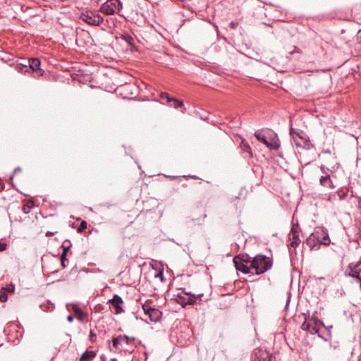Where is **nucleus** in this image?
Instances as JSON below:
<instances>
[{
  "instance_id": "f257e3e1",
  "label": "nucleus",
  "mask_w": 361,
  "mask_h": 361,
  "mask_svg": "<svg viewBox=\"0 0 361 361\" xmlns=\"http://www.w3.org/2000/svg\"><path fill=\"white\" fill-rule=\"evenodd\" d=\"M255 137L271 150H278L280 147L279 139L273 131L257 130L255 133Z\"/></svg>"
},
{
  "instance_id": "f03ea898",
  "label": "nucleus",
  "mask_w": 361,
  "mask_h": 361,
  "mask_svg": "<svg viewBox=\"0 0 361 361\" xmlns=\"http://www.w3.org/2000/svg\"><path fill=\"white\" fill-rule=\"evenodd\" d=\"M331 240L326 230L318 228L313 232L306 240V245L310 248L317 246H327L330 244Z\"/></svg>"
},
{
  "instance_id": "7ed1b4c3",
  "label": "nucleus",
  "mask_w": 361,
  "mask_h": 361,
  "mask_svg": "<svg viewBox=\"0 0 361 361\" xmlns=\"http://www.w3.org/2000/svg\"><path fill=\"white\" fill-rule=\"evenodd\" d=\"M252 259L253 257L247 254H240L233 258V263L235 267L238 271L243 274H254L252 269Z\"/></svg>"
},
{
  "instance_id": "20e7f679",
  "label": "nucleus",
  "mask_w": 361,
  "mask_h": 361,
  "mask_svg": "<svg viewBox=\"0 0 361 361\" xmlns=\"http://www.w3.org/2000/svg\"><path fill=\"white\" fill-rule=\"evenodd\" d=\"M252 269L256 275H260L268 271L272 265L271 259L262 255H257L252 259Z\"/></svg>"
},
{
  "instance_id": "39448f33",
  "label": "nucleus",
  "mask_w": 361,
  "mask_h": 361,
  "mask_svg": "<svg viewBox=\"0 0 361 361\" xmlns=\"http://www.w3.org/2000/svg\"><path fill=\"white\" fill-rule=\"evenodd\" d=\"M116 92L124 99H135L139 94V87L135 83L126 82L116 89Z\"/></svg>"
},
{
  "instance_id": "423d86ee",
  "label": "nucleus",
  "mask_w": 361,
  "mask_h": 361,
  "mask_svg": "<svg viewBox=\"0 0 361 361\" xmlns=\"http://www.w3.org/2000/svg\"><path fill=\"white\" fill-rule=\"evenodd\" d=\"M122 8V4L119 0H107L104 3L99 11L105 15L109 16L114 13H118Z\"/></svg>"
},
{
  "instance_id": "0eeeda50",
  "label": "nucleus",
  "mask_w": 361,
  "mask_h": 361,
  "mask_svg": "<svg viewBox=\"0 0 361 361\" xmlns=\"http://www.w3.org/2000/svg\"><path fill=\"white\" fill-rule=\"evenodd\" d=\"M300 233L301 229L298 221H293L291 229L288 233V240L291 247H296L299 246L300 243H301V240L300 238Z\"/></svg>"
},
{
  "instance_id": "6e6552de",
  "label": "nucleus",
  "mask_w": 361,
  "mask_h": 361,
  "mask_svg": "<svg viewBox=\"0 0 361 361\" xmlns=\"http://www.w3.org/2000/svg\"><path fill=\"white\" fill-rule=\"evenodd\" d=\"M80 18L88 25L93 26H99L103 23L104 20L102 16L92 11H87L86 13H82Z\"/></svg>"
},
{
  "instance_id": "1a4fd4ad",
  "label": "nucleus",
  "mask_w": 361,
  "mask_h": 361,
  "mask_svg": "<svg viewBox=\"0 0 361 361\" xmlns=\"http://www.w3.org/2000/svg\"><path fill=\"white\" fill-rule=\"evenodd\" d=\"M48 245L55 248H71V243L68 240H63L62 237H54L49 239Z\"/></svg>"
},
{
  "instance_id": "9d476101",
  "label": "nucleus",
  "mask_w": 361,
  "mask_h": 361,
  "mask_svg": "<svg viewBox=\"0 0 361 361\" xmlns=\"http://www.w3.org/2000/svg\"><path fill=\"white\" fill-rule=\"evenodd\" d=\"M320 169L324 173L323 175L321 176L319 178L320 185L326 188H334L335 186L333 184V181L331 178L330 174L325 171V167L324 166H322Z\"/></svg>"
},
{
  "instance_id": "9b49d317",
  "label": "nucleus",
  "mask_w": 361,
  "mask_h": 361,
  "mask_svg": "<svg viewBox=\"0 0 361 361\" xmlns=\"http://www.w3.org/2000/svg\"><path fill=\"white\" fill-rule=\"evenodd\" d=\"M28 68L30 71L35 72L37 75L41 76L44 73V71L40 68L41 62L37 58H32L28 61Z\"/></svg>"
},
{
  "instance_id": "f8f14e48",
  "label": "nucleus",
  "mask_w": 361,
  "mask_h": 361,
  "mask_svg": "<svg viewBox=\"0 0 361 361\" xmlns=\"http://www.w3.org/2000/svg\"><path fill=\"white\" fill-rule=\"evenodd\" d=\"M197 298L194 295H177L176 301L178 303L181 305L183 307H185L188 305H193L196 301Z\"/></svg>"
},
{
  "instance_id": "ddd939ff",
  "label": "nucleus",
  "mask_w": 361,
  "mask_h": 361,
  "mask_svg": "<svg viewBox=\"0 0 361 361\" xmlns=\"http://www.w3.org/2000/svg\"><path fill=\"white\" fill-rule=\"evenodd\" d=\"M160 97L162 99H166L168 102H172L171 106L175 109L183 106V102L182 101L178 100L174 97H171L166 92H161Z\"/></svg>"
},
{
  "instance_id": "4468645a",
  "label": "nucleus",
  "mask_w": 361,
  "mask_h": 361,
  "mask_svg": "<svg viewBox=\"0 0 361 361\" xmlns=\"http://www.w3.org/2000/svg\"><path fill=\"white\" fill-rule=\"evenodd\" d=\"M301 329L303 331H309L311 334H318L319 329L318 326L311 324L307 317H305V321L301 325Z\"/></svg>"
},
{
  "instance_id": "2eb2a0df",
  "label": "nucleus",
  "mask_w": 361,
  "mask_h": 361,
  "mask_svg": "<svg viewBox=\"0 0 361 361\" xmlns=\"http://www.w3.org/2000/svg\"><path fill=\"white\" fill-rule=\"evenodd\" d=\"M112 305L116 309V312L120 313L123 312L121 305L123 303L122 298L118 295H114L113 298L109 300Z\"/></svg>"
},
{
  "instance_id": "dca6fc26",
  "label": "nucleus",
  "mask_w": 361,
  "mask_h": 361,
  "mask_svg": "<svg viewBox=\"0 0 361 361\" xmlns=\"http://www.w3.org/2000/svg\"><path fill=\"white\" fill-rule=\"evenodd\" d=\"M162 313L157 308H153L147 314L149 319L152 322H157L161 318Z\"/></svg>"
},
{
  "instance_id": "f3484780",
  "label": "nucleus",
  "mask_w": 361,
  "mask_h": 361,
  "mask_svg": "<svg viewBox=\"0 0 361 361\" xmlns=\"http://www.w3.org/2000/svg\"><path fill=\"white\" fill-rule=\"evenodd\" d=\"M96 355L93 350H86L80 356V361H90L95 357Z\"/></svg>"
},
{
  "instance_id": "a211bd4d",
  "label": "nucleus",
  "mask_w": 361,
  "mask_h": 361,
  "mask_svg": "<svg viewBox=\"0 0 361 361\" xmlns=\"http://www.w3.org/2000/svg\"><path fill=\"white\" fill-rule=\"evenodd\" d=\"M240 147L244 152L249 154L250 157H252L251 147L245 139L241 140Z\"/></svg>"
},
{
  "instance_id": "6ab92c4d",
  "label": "nucleus",
  "mask_w": 361,
  "mask_h": 361,
  "mask_svg": "<svg viewBox=\"0 0 361 361\" xmlns=\"http://www.w3.org/2000/svg\"><path fill=\"white\" fill-rule=\"evenodd\" d=\"M73 311L76 315V317L78 320L82 321L85 317V314L82 311L80 308H79L76 305H73Z\"/></svg>"
},
{
  "instance_id": "aec40b11",
  "label": "nucleus",
  "mask_w": 361,
  "mask_h": 361,
  "mask_svg": "<svg viewBox=\"0 0 361 361\" xmlns=\"http://www.w3.org/2000/svg\"><path fill=\"white\" fill-rule=\"evenodd\" d=\"M305 317H307V320L311 323V324H313L314 325H317L318 326L319 324H322V325H324L323 322H321L317 316L316 315V314H314L311 317L310 316H306L305 314Z\"/></svg>"
},
{
  "instance_id": "412c9836",
  "label": "nucleus",
  "mask_w": 361,
  "mask_h": 361,
  "mask_svg": "<svg viewBox=\"0 0 361 361\" xmlns=\"http://www.w3.org/2000/svg\"><path fill=\"white\" fill-rule=\"evenodd\" d=\"M41 309L44 312H51L54 309V305L49 301L40 305Z\"/></svg>"
},
{
  "instance_id": "4be33fe9",
  "label": "nucleus",
  "mask_w": 361,
  "mask_h": 361,
  "mask_svg": "<svg viewBox=\"0 0 361 361\" xmlns=\"http://www.w3.org/2000/svg\"><path fill=\"white\" fill-rule=\"evenodd\" d=\"M16 70L18 72L22 73H29L30 72L28 66L27 65L22 64V63L16 64Z\"/></svg>"
},
{
  "instance_id": "5701e85b",
  "label": "nucleus",
  "mask_w": 361,
  "mask_h": 361,
  "mask_svg": "<svg viewBox=\"0 0 361 361\" xmlns=\"http://www.w3.org/2000/svg\"><path fill=\"white\" fill-rule=\"evenodd\" d=\"M34 203L32 201H30L25 204L23 206L22 210L25 214H28L30 211V209L33 207Z\"/></svg>"
},
{
  "instance_id": "b1692460",
  "label": "nucleus",
  "mask_w": 361,
  "mask_h": 361,
  "mask_svg": "<svg viewBox=\"0 0 361 361\" xmlns=\"http://www.w3.org/2000/svg\"><path fill=\"white\" fill-rule=\"evenodd\" d=\"M70 250H63V253L61 256V266L63 267V268H66L67 267V264H66L67 259L66 258V253L69 251Z\"/></svg>"
},
{
  "instance_id": "393cba45",
  "label": "nucleus",
  "mask_w": 361,
  "mask_h": 361,
  "mask_svg": "<svg viewBox=\"0 0 361 361\" xmlns=\"http://www.w3.org/2000/svg\"><path fill=\"white\" fill-rule=\"evenodd\" d=\"M360 264H361V257L357 263H350V264L348 266V269L350 271H353V270L360 271L357 268Z\"/></svg>"
},
{
  "instance_id": "a878e982",
  "label": "nucleus",
  "mask_w": 361,
  "mask_h": 361,
  "mask_svg": "<svg viewBox=\"0 0 361 361\" xmlns=\"http://www.w3.org/2000/svg\"><path fill=\"white\" fill-rule=\"evenodd\" d=\"M123 342L121 338H120V336L118 337H114L112 339V345L115 348H118V345L121 344V343Z\"/></svg>"
},
{
  "instance_id": "bb28decb",
  "label": "nucleus",
  "mask_w": 361,
  "mask_h": 361,
  "mask_svg": "<svg viewBox=\"0 0 361 361\" xmlns=\"http://www.w3.org/2000/svg\"><path fill=\"white\" fill-rule=\"evenodd\" d=\"M15 290V286L12 283L6 286V288H4V291H5L6 293H13Z\"/></svg>"
},
{
  "instance_id": "cd10ccee",
  "label": "nucleus",
  "mask_w": 361,
  "mask_h": 361,
  "mask_svg": "<svg viewBox=\"0 0 361 361\" xmlns=\"http://www.w3.org/2000/svg\"><path fill=\"white\" fill-rule=\"evenodd\" d=\"M120 338H121L123 342H125L126 344L130 343V342L134 341V338H130L128 336H120Z\"/></svg>"
},
{
  "instance_id": "c85d7f7f",
  "label": "nucleus",
  "mask_w": 361,
  "mask_h": 361,
  "mask_svg": "<svg viewBox=\"0 0 361 361\" xmlns=\"http://www.w3.org/2000/svg\"><path fill=\"white\" fill-rule=\"evenodd\" d=\"M348 276L353 277V278H355L357 280L359 279V278H360V271H350V272L348 274Z\"/></svg>"
},
{
  "instance_id": "c756f323",
  "label": "nucleus",
  "mask_w": 361,
  "mask_h": 361,
  "mask_svg": "<svg viewBox=\"0 0 361 361\" xmlns=\"http://www.w3.org/2000/svg\"><path fill=\"white\" fill-rule=\"evenodd\" d=\"M290 134L294 140L296 137H299L300 139H303V137L300 136V134L295 131V130L292 128L290 129Z\"/></svg>"
},
{
  "instance_id": "7c9ffc66",
  "label": "nucleus",
  "mask_w": 361,
  "mask_h": 361,
  "mask_svg": "<svg viewBox=\"0 0 361 361\" xmlns=\"http://www.w3.org/2000/svg\"><path fill=\"white\" fill-rule=\"evenodd\" d=\"M153 308H154V307H150V306H149V305H147V304H144V305H142V309H143V310H144V312H145V314L146 315H147V314L149 313V312H150Z\"/></svg>"
},
{
  "instance_id": "2f4dec72",
  "label": "nucleus",
  "mask_w": 361,
  "mask_h": 361,
  "mask_svg": "<svg viewBox=\"0 0 361 361\" xmlns=\"http://www.w3.org/2000/svg\"><path fill=\"white\" fill-rule=\"evenodd\" d=\"M7 300H8L7 293L5 291H2L0 294V301L2 302H4Z\"/></svg>"
},
{
  "instance_id": "473e14b6",
  "label": "nucleus",
  "mask_w": 361,
  "mask_h": 361,
  "mask_svg": "<svg viewBox=\"0 0 361 361\" xmlns=\"http://www.w3.org/2000/svg\"><path fill=\"white\" fill-rule=\"evenodd\" d=\"M238 26V23L236 21H232L229 23V27L232 30L235 29Z\"/></svg>"
},
{
  "instance_id": "72a5a7b5",
  "label": "nucleus",
  "mask_w": 361,
  "mask_h": 361,
  "mask_svg": "<svg viewBox=\"0 0 361 361\" xmlns=\"http://www.w3.org/2000/svg\"><path fill=\"white\" fill-rule=\"evenodd\" d=\"M87 227V223L85 221H82L80 225V227L78 228V231H83L85 228H86Z\"/></svg>"
},
{
  "instance_id": "f704fd0d",
  "label": "nucleus",
  "mask_w": 361,
  "mask_h": 361,
  "mask_svg": "<svg viewBox=\"0 0 361 361\" xmlns=\"http://www.w3.org/2000/svg\"><path fill=\"white\" fill-rule=\"evenodd\" d=\"M338 195L339 196L340 200H343L347 196V192H338Z\"/></svg>"
},
{
  "instance_id": "c9c22d12",
  "label": "nucleus",
  "mask_w": 361,
  "mask_h": 361,
  "mask_svg": "<svg viewBox=\"0 0 361 361\" xmlns=\"http://www.w3.org/2000/svg\"><path fill=\"white\" fill-rule=\"evenodd\" d=\"M356 41L361 44V30H360L356 35Z\"/></svg>"
},
{
  "instance_id": "e433bc0d",
  "label": "nucleus",
  "mask_w": 361,
  "mask_h": 361,
  "mask_svg": "<svg viewBox=\"0 0 361 361\" xmlns=\"http://www.w3.org/2000/svg\"><path fill=\"white\" fill-rule=\"evenodd\" d=\"M156 278H159L161 281L164 280V274L162 271L159 272L157 274L155 275Z\"/></svg>"
},
{
  "instance_id": "4c0bfd02",
  "label": "nucleus",
  "mask_w": 361,
  "mask_h": 361,
  "mask_svg": "<svg viewBox=\"0 0 361 361\" xmlns=\"http://www.w3.org/2000/svg\"><path fill=\"white\" fill-rule=\"evenodd\" d=\"M58 232L56 231H53V232H51V231H47L46 233V236L47 237H50V236H53L54 235L56 234Z\"/></svg>"
},
{
  "instance_id": "58836bf2",
  "label": "nucleus",
  "mask_w": 361,
  "mask_h": 361,
  "mask_svg": "<svg viewBox=\"0 0 361 361\" xmlns=\"http://www.w3.org/2000/svg\"><path fill=\"white\" fill-rule=\"evenodd\" d=\"M199 186H200V190L202 191V192H207V190L206 189L205 187H203L202 185V183H199Z\"/></svg>"
},
{
  "instance_id": "ea45409f",
  "label": "nucleus",
  "mask_w": 361,
  "mask_h": 361,
  "mask_svg": "<svg viewBox=\"0 0 361 361\" xmlns=\"http://www.w3.org/2000/svg\"><path fill=\"white\" fill-rule=\"evenodd\" d=\"M4 189V183L0 179V191L3 190Z\"/></svg>"
},
{
  "instance_id": "a19ab883",
  "label": "nucleus",
  "mask_w": 361,
  "mask_h": 361,
  "mask_svg": "<svg viewBox=\"0 0 361 361\" xmlns=\"http://www.w3.org/2000/svg\"><path fill=\"white\" fill-rule=\"evenodd\" d=\"M6 247H7V244H6V243H1V242L0 241V248H6Z\"/></svg>"
},
{
  "instance_id": "79ce46f5",
  "label": "nucleus",
  "mask_w": 361,
  "mask_h": 361,
  "mask_svg": "<svg viewBox=\"0 0 361 361\" xmlns=\"http://www.w3.org/2000/svg\"><path fill=\"white\" fill-rule=\"evenodd\" d=\"M96 337V334L92 331H90V340L93 341V338Z\"/></svg>"
},
{
  "instance_id": "37998d69",
  "label": "nucleus",
  "mask_w": 361,
  "mask_h": 361,
  "mask_svg": "<svg viewBox=\"0 0 361 361\" xmlns=\"http://www.w3.org/2000/svg\"><path fill=\"white\" fill-rule=\"evenodd\" d=\"M67 320L69 322H72L73 321V317L72 315H68L67 317Z\"/></svg>"
},
{
  "instance_id": "c03bdc74",
  "label": "nucleus",
  "mask_w": 361,
  "mask_h": 361,
  "mask_svg": "<svg viewBox=\"0 0 361 361\" xmlns=\"http://www.w3.org/2000/svg\"><path fill=\"white\" fill-rule=\"evenodd\" d=\"M20 171H21V169L20 167H17L14 169L13 173L16 174L18 172H20Z\"/></svg>"
},
{
  "instance_id": "a18cd8bd",
  "label": "nucleus",
  "mask_w": 361,
  "mask_h": 361,
  "mask_svg": "<svg viewBox=\"0 0 361 361\" xmlns=\"http://www.w3.org/2000/svg\"><path fill=\"white\" fill-rule=\"evenodd\" d=\"M128 42H130V41H132L133 40V38L130 37V36H127V38L126 39Z\"/></svg>"
},
{
  "instance_id": "49530a36",
  "label": "nucleus",
  "mask_w": 361,
  "mask_h": 361,
  "mask_svg": "<svg viewBox=\"0 0 361 361\" xmlns=\"http://www.w3.org/2000/svg\"><path fill=\"white\" fill-rule=\"evenodd\" d=\"M357 281L359 282L360 283V289H361V278H359V279L357 280Z\"/></svg>"
},
{
  "instance_id": "de8ad7c7",
  "label": "nucleus",
  "mask_w": 361,
  "mask_h": 361,
  "mask_svg": "<svg viewBox=\"0 0 361 361\" xmlns=\"http://www.w3.org/2000/svg\"><path fill=\"white\" fill-rule=\"evenodd\" d=\"M51 243H54V244H55V245H56V244H57V241H53V240H52V241H51Z\"/></svg>"
},
{
  "instance_id": "09e8293b",
  "label": "nucleus",
  "mask_w": 361,
  "mask_h": 361,
  "mask_svg": "<svg viewBox=\"0 0 361 361\" xmlns=\"http://www.w3.org/2000/svg\"><path fill=\"white\" fill-rule=\"evenodd\" d=\"M295 145L299 146L300 145L295 142Z\"/></svg>"
},
{
  "instance_id": "8fccbe9b",
  "label": "nucleus",
  "mask_w": 361,
  "mask_h": 361,
  "mask_svg": "<svg viewBox=\"0 0 361 361\" xmlns=\"http://www.w3.org/2000/svg\"><path fill=\"white\" fill-rule=\"evenodd\" d=\"M185 109L183 108V109L182 110V112H185Z\"/></svg>"
},
{
  "instance_id": "3c124183",
  "label": "nucleus",
  "mask_w": 361,
  "mask_h": 361,
  "mask_svg": "<svg viewBox=\"0 0 361 361\" xmlns=\"http://www.w3.org/2000/svg\"><path fill=\"white\" fill-rule=\"evenodd\" d=\"M3 250H0V251H2Z\"/></svg>"
}]
</instances>
